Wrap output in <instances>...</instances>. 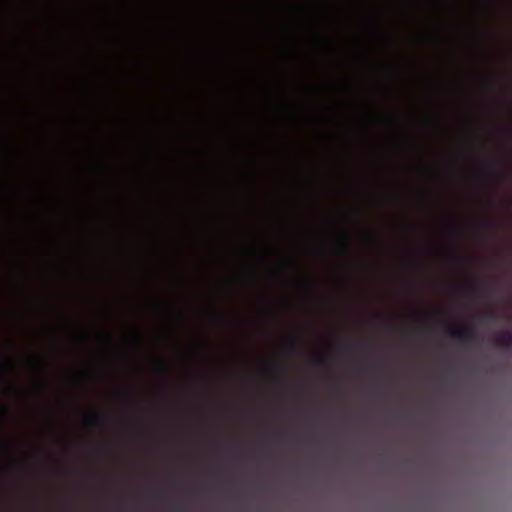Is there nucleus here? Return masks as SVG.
I'll return each mask as SVG.
<instances>
[{"label": "nucleus", "mask_w": 512, "mask_h": 512, "mask_svg": "<svg viewBox=\"0 0 512 512\" xmlns=\"http://www.w3.org/2000/svg\"><path fill=\"white\" fill-rule=\"evenodd\" d=\"M494 344L498 347H512V331L504 330L500 332L493 340Z\"/></svg>", "instance_id": "2"}, {"label": "nucleus", "mask_w": 512, "mask_h": 512, "mask_svg": "<svg viewBox=\"0 0 512 512\" xmlns=\"http://www.w3.org/2000/svg\"><path fill=\"white\" fill-rule=\"evenodd\" d=\"M445 332L452 340L465 346L475 345L479 341L478 333L476 332L475 329L469 326H446Z\"/></svg>", "instance_id": "1"}, {"label": "nucleus", "mask_w": 512, "mask_h": 512, "mask_svg": "<svg viewBox=\"0 0 512 512\" xmlns=\"http://www.w3.org/2000/svg\"><path fill=\"white\" fill-rule=\"evenodd\" d=\"M486 169H487V171H488L489 173H492V172H493V170H494V168H493V166H492V165H487Z\"/></svg>", "instance_id": "14"}, {"label": "nucleus", "mask_w": 512, "mask_h": 512, "mask_svg": "<svg viewBox=\"0 0 512 512\" xmlns=\"http://www.w3.org/2000/svg\"><path fill=\"white\" fill-rule=\"evenodd\" d=\"M174 508H175L176 511H181L182 510V505L177 504Z\"/></svg>", "instance_id": "16"}, {"label": "nucleus", "mask_w": 512, "mask_h": 512, "mask_svg": "<svg viewBox=\"0 0 512 512\" xmlns=\"http://www.w3.org/2000/svg\"><path fill=\"white\" fill-rule=\"evenodd\" d=\"M305 285H306L307 288H309V289L311 288V284L310 283L305 282Z\"/></svg>", "instance_id": "17"}, {"label": "nucleus", "mask_w": 512, "mask_h": 512, "mask_svg": "<svg viewBox=\"0 0 512 512\" xmlns=\"http://www.w3.org/2000/svg\"><path fill=\"white\" fill-rule=\"evenodd\" d=\"M480 226H481V228H483L485 230H490L492 228V226L487 222H481Z\"/></svg>", "instance_id": "8"}, {"label": "nucleus", "mask_w": 512, "mask_h": 512, "mask_svg": "<svg viewBox=\"0 0 512 512\" xmlns=\"http://www.w3.org/2000/svg\"><path fill=\"white\" fill-rule=\"evenodd\" d=\"M288 348H289V351H294V350L296 349V344H295V342H294V341H292V342L290 343V345H289V347H288Z\"/></svg>", "instance_id": "11"}, {"label": "nucleus", "mask_w": 512, "mask_h": 512, "mask_svg": "<svg viewBox=\"0 0 512 512\" xmlns=\"http://www.w3.org/2000/svg\"><path fill=\"white\" fill-rule=\"evenodd\" d=\"M5 370H6L7 372L11 373V372H13L14 367H13V365H12V364H10V363H9V364H6V365H5Z\"/></svg>", "instance_id": "10"}, {"label": "nucleus", "mask_w": 512, "mask_h": 512, "mask_svg": "<svg viewBox=\"0 0 512 512\" xmlns=\"http://www.w3.org/2000/svg\"><path fill=\"white\" fill-rule=\"evenodd\" d=\"M487 316L490 317V318H495L496 317V314L494 311H488L487 312Z\"/></svg>", "instance_id": "13"}, {"label": "nucleus", "mask_w": 512, "mask_h": 512, "mask_svg": "<svg viewBox=\"0 0 512 512\" xmlns=\"http://www.w3.org/2000/svg\"><path fill=\"white\" fill-rule=\"evenodd\" d=\"M269 368H270L272 371H274V372H279V369H280L279 365H278V364H276V363L271 364V365L269 366Z\"/></svg>", "instance_id": "9"}, {"label": "nucleus", "mask_w": 512, "mask_h": 512, "mask_svg": "<svg viewBox=\"0 0 512 512\" xmlns=\"http://www.w3.org/2000/svg\"><path fill=\"white\" fill-rule=\"evenodd\" d=\"M317 364L321 367H325L327 366L328 364V359L327 358H320L318 361H317Z\"/></svg>", "instance_id": "7"}, {"label": "nucleus", "mask_w": 512, "mask_h": 512, "mask_svg": "<svg viewBox=\"0 0 512 512\" xmlns=\"http://www.w3.org/2000/svg\"><path fill=\"white\" fill-rule=\"evenodd\" d=\"M161 367H162L163 369H166V368H167V367H166V365H165V364H163V363H161Z\"/></svg>", "instance_id": "18"}, {"label": "nucleus", "mask_w": 512, "mask_h": 512, "mask_svg": "<svg viewBox=\"0 0 512 512\" xmlns=\"http://www.w3.org/2000/svg\"><path fill=\"white\" fill-rule=\"evenodd\" d=\"M101 338H103L105 341L110 342V337L106 335H101Z\"/></svg>", "instance_id": "15"}, {"label": "nucleus", "mask_w": 512, "mask_h": 512, "mask_svg": "<svg viewBox=\"0 0 512 512\" xmlns=\"http://www.w3.org/2000/svg\"><path fill=\"white\" fill-rule=\"evenodd\" d=\"M469 291L472 293H485L487 291V287L485 285H472L469 287Z\"/></svg>", "instance_id": "4"}, {"label": "nucleus", "mask_w": 512, "mask_h": 512, "mask_svg": "<svg viewBox=\"0 0 512 512\" xmlns=\"http://www.w3.org/2000/svg\"><path fill=\"white\" fill-rule=\"evenodd\" d=\"M340 252L344 255H347L350 253V245L346 238L343 239V241L341 242Z\"/></svg>", "instance_id": "5"}, {"label": "nucleus", "mask_w": 512, "mask_h": 512, "mask_svg": "<svg viewBox=\"0 0 512 512\" xmlns=\"http://www.w3.org/2000/svg\"><path fill=\"white\" fill-rule=\"evenodd\" d=\"M0 413H1L3 416H6V415H7V408L0 406Z\"/></svg>", "instance_id": "12"}, {"label": "nucleus", "mask_w": 512, "mask_h": 512, "mask_svg": "<svg viewBox=\"0 0 512 512\" xmlns=\"http://www.w3.org/2000/svg\"><path fill=\"white\" fill-rule=\"evenodd\" d=\"M131 341L132 343L134 344L135 347H140L141 345V337L139 336V334L137 333H134L132 336H131Z\"/></svg>", "instance_id": "6"}, {"label": "nucleus", "mask_w": 512, "mask_h": 512, "mask_svg": "<svg viewBox=\"0 0 512 512\" xmlns=\"http://www.w3.org/2000/svg\"><path fill=\"white\" fill-rule=\"evenodd\" d=\"M102 423H103V417L100 415H96V414L89 415L86 419V424L92 428H98V427L102 426Z\"/></svg>", "instance_id": "3"}]
</instances>
